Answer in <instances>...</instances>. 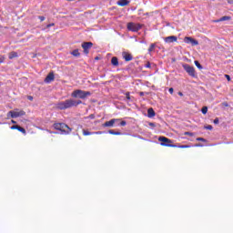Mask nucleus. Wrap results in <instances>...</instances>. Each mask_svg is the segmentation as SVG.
Returning <instances> with one entry per match:
<instances>
[{
  "mask_svg": "<svg viewBox=\"0 0 233 233\" xmlns=\"http://www.w3.org/2000/svg\"><path fill=\"white\" fill-rule=\"evenodd\" d=\"M94 135L99 136L101 134H105V132L103 131H96V132H93Z\"/></svg>",
  "mask_w": 233,
  "mask_h": 233,
  "instance_id": "31",
  "label": "nucleus"
},
{
  "mask_svg": "<svg viewBox=\"0 0 233 233\" xmlns=\"http://www.w3.org/2000/svg\"><path fill=\"white\" fill-rule=\"evenodd\" d=\"M120 126L121 127H126L127 126V121H121Z\"/></svg>",
  "mask_w": 233,
  "mask_h": 233,
  "instance_id": "34",
  "label": "nucleus"
},
{
  "mask_svg": "<svg viewBox=\"0 0 233 233\" xmlns=\"http://www.w3.org/2000/svg\"><path fill=\"white\" fill-rule=\"evenodd\" d=\"M156 116V111L154 108L147 109V117H154Z\"/></svg>",
  "mask_w": 233,
  "mask_h": 233,
  "instance_id": "18",
  "label": "nucleus"
},
{
  "mask_svg": "<svg viewBox=\"0 0 233 233\" xmlns=\"http://www.w3.org/2000/svg\"><path fill=\"white\" fill-rule=\"evenodd\" d=\"M139 96H145V92H140Z\"/></svg>",
  "mask_w": 233,
  "mask_h": 233,
  "instance_id": "45",
  "label": "nucleus"
},
{
  "mask_svg": "<svg viewBox=\"0 0 233 233\" xmlns=\"http://www.w3.org/2000/svg\"><path fill=\"white\" fill-rule=\"evenodd\" d=\"M154 48H156V44H151L149 48H148V52H154Z\"/></svg>",
  "mask_w": 233,
  "mask_h": 233,
  "instance_id": "26",
  "label": "nucleus"
},
{
  "mask_svg": "<svg viewBox=\"0 0 233 233\" xmlns=\"http://www.w3.org/2000/svg\"><path fill=\"white\" fill-rule=\"evenodd\" d=\"M165 43H176L177 41V36L176 35H171V36H167L164 38Z\"/></svg>",
  "mask_w": 233,
  "mask_h": 233,
  "instance_id": "13",
  "label": "nucleus"
},
{
  "mask_svg": "<svg viewBox=\"0 0 233 233\" xmlns=\"http://www.w3.org/2000/svg\"><path fill=\"white\" fill-rule=\"evenodd\" d=\"M41 22L45 21V16H38Z\"/></svg>",
  "mask_w": 233,
  "mask_h": 233,
  "instance_id": "40",
  "label": "nucleus"
},
{
  "mask_svg": "<svg viewBox=\"0 0 233 233\" xmlns=\"http://www.w3.org/2000/svg\"><path fill=\"white\" fill-rule=\"evenodd\" d=\"M11 130H18L22 134L26 135V129H25V127H22L17 126V125L12 126Z\"/></svg>",
  "mask_w": 233,
  "mask_h": 233,
  "instance_id": "14",
  "label": "nucleus"
},
{
  "mask_svg": "<svg viewBox=\"0 0 233 233\" xmlns=\"http://www.w3.org/2000/svg\"><path fill=\"white\" fill-rule=\"evenodd\" d=\"M56 108H58V110H66L68 108H72V99L58 102L56 104Z\"/></svg>",
  "mask_w": 233,
  "mask_h": 233,
  "instance_id": "5",
  "label": "nucleus"
},
{
  "mask_svg": "<svg viewBox=\"0 0 233 233\" xmlns=\"http://www.w3.org/2000/svg\"><path fill=\"white\" fill-rule=\"evenodd\" d=\"M90 118H91V119H94V115H91V116H90Z\"/></svg>",
  "mask_w": 233,
  "mask_h": 233,
  "instance_id": "48",
  "label": "nucleus"
},
{
  "mask_svg": "<svg viewBox=\"0 0 233 233\" xmlns=\"http://www.w3.org/2000/svg\"><path fill=\"white\" fill-rule=\"evenodd\" d=\"M130 3L128 0H119L117 2L118 6H127Z\"/></svg>",
  "mask_w": 233,
  "mask_h": 233,
  "instance_id": "17",
  "label": "nucleus"
},
{
  "mask_svg": "<svg viewBox=\"0 0 233 233\" xmlns=\"http://www.w3.org/2000/svg\"><path fill=\"white\" fill-rule=\"evenodd\" d=\"M94 46V44L92 42H84L82 44V48L84 49V54H88L89 48Z\"/></svg>",
  "mask_w": 233,
  "mask_h": 233,
  "instance_id": "10",
  "label": "nucleus"
},
{
  "mask_svg": "<svg viewBox=\"0 0 233 233\" xmlns=\"http://www.w3.org/2000/svg\"><path fill=\"white\" fill-rule=\"evenodd\" d=\"M111 64L113 65V66H119V60L117 59V57H112Z\"/></svg>",
  "mask_w": 233,
  "mask_h": 233,
  "instance_id": "16",
  "label": "nucleus"
},
{
  "mask_svg": "<svg viewBox=\"0 0 233 233\" xmlns=\"http://www.w3.org/2000/svg\"><path fill=\"white\" fill-rule=\"evenodd\" d=\"M126 98L127 99V101H130V92L126 93Z\"/></svg>",
  "mask_w": 233,
  "mask_h": 233,
  "instance_id": "28",
  "label": "nucleus"
},
{
  "mask_svg": "<svg viewBox=\"0 0 233 233\" xmlns=\"http://www.w3.org/2000/svg\"><path fill=\"white\" fill-rule=\"evenodd\" d=\"M225 77L228 79V81H230V76L225 75Z\"/></svg>",
  "mask_w": 233,
  "mask_h": 233,
  "instance_id": "44",
  "label": "nucleus"
},
{
  "mask_svg": "<svg viewBox=\"0 0 233 233\" xmlns=\"http://www.w3.org/2000/svg\"><path fill=\"white\" fill-rule=\"evenodd\" d=\"M81 103H83L81 100H74V99H71V106H77L78 105H81Z\"/></svg>",
  "mask_w": 233,
  "mask_h": 233,
  "instance_id": "21",
  "label": "nucleus"
},
{
  "mask_svg": "<svg viewBox=\"0 0 233 233\" xmlns=\"http://www.w3.org/2000/svg\"><path fill=\"white\" fill-rule=\"evenodd\" d=\"M197 141H205V138H203V137H198V138H197Z\"/></svg>",
  "mask_w": 233,
  "mask_h": 233,
  "instance_id": "39",
  "label": "nucleus"
},
{
  "mask_svg": "<svg viewBox=\"0 0 233 233\" xmlns=\"http://www.w3.org/2000/svg\"><path fill=\"white\" fill-rule=\"evenodd\" d=\"M5 63V56H1L0 57V65Z\"/></svg>",
  "mask_w": 233,
  "mask_h": 233,
  "instance_id": "35",
  "label": "nucleus"
},
{
  "mask_svg": "<svg viewBox=\"0 0 233 233\" xmlns=\"http://www.w3.org/2000/svg\"><path fill=\"white\" fill-rule=\"evenodd\" d=\"M122 57L125 59V61H132V59H134L132 55H130V54H128L127 52H123L122 53Z\"/></svg>",
  "mask_w": 233,
  "mask_h": 233,
  "instance_id": "15",
  "label": "nucleus"
},
{
  "mask_svg": "<svg viewBox=\"0 0 233 233\" xmlns=\"http://www.w3.org/2000/svg\"><path fill=\"white\" fill-rule=\"evenodd\" d=\"M222 106H228V103L223 102V103H222Z\"/></svg>",
  "mask_w": 233,
  "mask_h": 233,
  "instance_id": "42",
  "label": "nucleus"
},
{
  "mask_svg": "<svg viewBox=\"0 0 233 233\" xmlns=\"http://www.w3.org/2000/svg\"><path fill=\"white\" fill-rule=\"evenodd\" d=\"M18 56H19V55H17V52L13 51V52L9 53L8 58H9V59H14V58H15V57H18Z\"/></svg>",
  "mask_w": 233,
  "mask_h": 233,
  "instance_id": "20",
  "label": "nucleus"
},
{
  "mask_svg": "<svg viewBox=\"0 0 233 233\" xmlns=\"http://www.w3.org/2000/svg\"><path fill=\"white\" fill-rule=\"evenodd\" d=\"M108 134H111L112 136H121V132H119V131H114V130H112V129H110V130L108 131Z\"/></svg>",
  "mask_w": 233,
  "mask_h": 233,
  "instance_id": "23",
  "label": "nucleus"
},
{
  "mask_svg": "<svg viewBox=\"0 0 233 233\" xmlns=\"http://www.w3.org/2000/svg\"><path fill=\"white\" fill-rule=\"evenodd\" d=\"M54 23H52V24H48L47 25H46V28H50L51 26H54Z\"/></svg>",
  "mask_w": 233,
  "mask_h": 233,
  "instance_id": "38",
  "label": "nucleus"
},
{
  "mask_svg": "<svg viewBox=\"0 0 233 233\" xmlns=\"http://www.w3.org/2000/svg\"><path fill=\"white\" fill-rule=\"evenodd\" d=\"M56 108H58V110H66L68 108H72V99L58 102L56 104Z\"/></svg>",
  "mask_w": 233,
  "mask_h": 233,
  "instance_id": "4",
  "label": "nucleus"
},
{
  "mask_svg": "<svg viewBox=\"0 0 233 233\" xmlns=\"http://www.w3.org/2000/svg\"><path fill=\"white\" fill-rule=\"evenodd\" d=\"M184 70L187 72V74H188V76H190V77H197L196 76V69L194 68V66H191L188 64H184L182 65Z\"/></svg>",
  "mask_w": 233,
  "mask_h": 233,
  "instance_id": "7",
  "label": "nucleus"
},
{
  "mask_svg": "<svg viewBox=\"0 0 233 233\" xmlns=\"http://www.w3.org/2000/svg\"><path fill=\"white\" fill-rule=\"evenodd\" d=\"M195 65L198 70H203V66H201L198 60L195 61Z\"/></svg>",
  "mask_w": 233,
  "mask_h": 233,
  "instance_id": "25",
  "label": "nucleus"
},
{
  "mask_svg": "<svg viewBox=\"0 0 233 233\" xmlns=\"http://www.w3.org/2000/svg\"><path fill=\"white\" fill-rule=\"evenodd\" d=\"M184 136H190L192 137L194 136V133H192V132H185Z\"/></svg>",
  "mask_w": 233,
  "mask_h": 233,
  "instance_id": "29",
  "label": "nucleus"
},
{
  "mask_svg": "<svg viewBox=\"0 0 233 233\" xmlns=\"http://www.w3.org/2000/svg\"><path fill=\"white\" fill-rule=\"evenodd\" d=\"M215 125H219V118L216 117L213 121Z\"/></svg>",
  "mask_w": 233,
  "mask_h": 233,
  "instance_id": "30",
  "label": "nucleus"
},
{
  "mask_svg": "<svg viewBox=\"0 0 233 233\" xmlns=\"http://www.w3.org/2000/svg\"><path fill=\"white\" fill-rule=\"evenodd\" d=\"M27 99H28L29 101H34V96H27Z\"/></svg>",
  "mask_w": 233,
  "mask_h": 233,
  "instance_id": "36",
  "label": "nucleus"
},
{
  "mask_svg": "<svg viewBox=\"0 0 233 233\" xmlns=\"http://www.w3.org/2000/svg\"><path fill=\"white\" fill-rule=\"evenodd\" d=\"M184 43H187V45H192V46H198V45H199V42H198V40L190 36H186L184 38Z\"/></svg>",
  "mask_w": 233,
  "mask_h": 233,
  "instance_id": "9",
  "label": "nucleus"
},
{
  "mask_svg": "<svg viewBox=\"0 0 233 233\" xmlns=\"http://www.w3.org/2000/svg\"><path fill=\"white\" fill-rule=\"evenodd\" d=\"M178 96H183V93L182 92H178Z\"/></svg>",
  "mask_w": 233,
  "mask_h": 233,
  "instance_id": "46",
  "label": "nucleus"
},
{
  "mask_svg": "<svg viewBox=\"0 0 233 233\" xmlns=\"http://www.w3.org/2000/svg\"><path fill=\"white\" fill-rule=\"evenodd\" d=\"M71 96L72 97H79V99H86L88 96H92V93H90V91H83L81 89H76L73 91Z\"/></svg>",
  "mask_w": 233,
  "mask_h": 233,
  "instance_id": "2",
  "label": "nucleus"
},
{
  "mask_svg": "<svg viewBox=\"0 0 233 233\" xmlns=\"http://www.w3.org/2000/svg\"><path fill=\"white\" fill-rule=\"evenodd\" d=\"M53 128H55V130H59L60 134L64 135L70 134V132H72V128L65 123H55L53 125Z\"/></svg>",
  "mask_w": 233,
  "mask_h": 233,
  "instance_id": "1",
  "label": "nucleus"
},
{
  "mask_svg": "<svg viewBox=\"0 0 233 233\" xmlns=\"http://www.w3.org/2000/svg\"><path fill=\"white\" fill-rule=\"evenodd\" d=\"M202 114H207V112H208V107L207 106H203L201 109Z\"/></svg>",
  "mask_w": 233,
  "mask_h": 233,
  "instance_id": "27",
  "label": "nucleus"
},
{
  "mask_svg": "<svg viewBox=\"0 0 233 233\" xmlns=\"http://www.w3.org/2000/svg\"><path fill=\"white\" fill-rule=\"evenodd\" d=\"M23 116H26V112L17 108L7 113V117H12V119H15L16 117H23Z\"/></svg>",
  "mask_w": 233,
  "mask_h": 233,
  "instance_id": "3",
  "label": "nucleus"
},
{
  "mask_svg": "<svg viewBox=\"0 0 233 233\" xmlns=\"http://www.w3.org/2000/svg\"><path fill=\"white\" fill-rule=\"evenodd\" d=\"M158 141H160V145L162 147H176V145H172V140L166 137H159Z\"/></svg>",
  "mask_w": 233,
  "mask_h": 233,
  "instance_id": "8",
  "label": "nucleus"
},
{
  "mask_svg": "<svg viewBox=\"0 0 233 233\" xmlns=\"http://www.w3.org/2000/svg\"><path fill=\"white\" fill-rule=\"evenodd\" d=\"M146 68H150V62H147V63L146 64Z\"/></svg>",
  "mask_w": 233,
  "mask_h": 233,
  "instance_id": "41",
  "label": "nucleus"
},
{
  "mask_svg": "<svg viewBox=\"0 0 233 233\" xmlns=\"http://www.w3.org/2000/svg\"><path fill=\"white\" fill-rule=\"evenodd\" d=\"M96 59H99L98 57H96Z\"/></svg>",
  "mask_w": 233,
  "mask_h": 233,
  "instance_id": "50",
  "label": "nucleus"
},
{
  "mask_svg": "<svg viewBox=\"0 0 233 233\" xmlns=\"http://www.w3.org/2000/svg\"><path fill=\"white\" fill-rule=\"evenodd\" d=\"M83 136H94V132H89L87 130L83 129Z\"/></svg>",
  "mask_w": 233,
  "mask_h": 233,
  "instance_id": "24",
  "label": "nucleus"
},
{
  "mask_svg": "<svg viewBox=\"0 0 233 233\" xmlns=\"http://www.w3.org/2000/svg\"><path fill=\"white\" fill-rule=\"evenodd\" d=\"M142 27L143 25L141 24H137L134 22L127 23V30H129V32H139Z\"/></svg>",
  "mask_w": 233,
  "mask_h": 233,
  "instance_id": "6",
  "label": "nucleus"
},
{
  "mask_svg": "<svg viewBox=\"0 0 233 233\" xmlns=\"http://www.w3.org/2000/svg\"><path fill=\"white\" fill-rule=\"evenodd\" d=\"M71 54L75 56V57H79V56H81V53H79V49H75L71 52Z\"/></svg>",
  "mask_w": 233,
  "mask_h": 233,
  "instance_id": "22",
  "label": "nucleus"
},
{
  "mask_svg": "<svg viewBox=\"0 0 233 233\" xmlns=\"http://www.w3.org/2000/svg\"><path fill=\"white\" fill-rule=\"evenodd\" d=\"M168 92H169V94H174V88L170 87V88L168 89Z\"/></svg>",
  "mask_w": 233,
  "mask_h": 233,
  "instance_id": "37",
  "label": "nucleus"
},
{
  "mask_svg": "<svg viewBox=\"0 0 233 233\" xmlns=\"http://www.w3.org/2000/svg\"><path fill=\"white\" fill-rule=\"evenodd\" d=\"M206 130H212L214 127L210 125L205 127Z\"/></svg>",
  "mask_w": 233,
  "mask_h": 233,
  "instance_id": "33",
  "label": "nucleus"
},
{
  "mask_svg": "<svg viewBox=\"0 0 233 233\" xmlns=\"http://www.w3.org/2000/svg\"><path fill=\"white\" fill-rule=\"evenodd\" d=\"M149 127H152L154 128V127H156V124L151 122V123H149Z\"/></svg>",
  "mask_w": 233,
  "mask_h": 233,
  "instance_id": "43",
  "label": "nucleus"
},
{
  "mask_svg": "<svg viewBox=\"0 0 233 233\" xmlns=\"http://www.w3.org/2000/svg\"><path fill=\"white\" fill-rule=\"evenodd\" d=\"M221 21H230V16H222L220 19L215 20V23H221Z\"/></svg>",
  "mask_w": 233,
  "mask_h": 233,
  "instance_id": "19",
  "label": "nucleus"
},
{
  "mask_svg": "<svg viewBox=\"0 0 233 233\" xmlns=\"http://www.w3.org/2000/svg\"><path fill=\"white\" fill-rule=\"evenodd\" d=\"M56 79V76L54 72L49 73L46 77L45 78V83H52Z\"/></svg>",
  "mask_w": 233,
  "mask_h": 233,
  "instance_id": "12",
  "label": "nucleus"
},
{
  "mask_svg": "<svg viewBox=\"0 0 233 233\" xmlns=\"http://www.w3.org/2000/svg\"><path fill=\"white\" fill-rule=\"evenodd\" d=\"M67 1H74V0H67Z\"/></svg>",
  "mask_w": 233,
  "mask_h": 233,
  "instance_id": "49",
  "label": "nucleus"
},
{
  "mask_svg": "<svg viewBox=\"0 0 233 233\" xmlns=\"http://www.w3.org/2000/svg\"><path fill=\"white\" fill-rule=\"evenodd\" d=\"M11 123H13V125H15V123L17 122H15V120H11Z\"/></svg>",
  "mask_w": 233,
  "mask_h": 233,
  "instance_id": "47",
  "label": "nucleus"
},
{
  "mask_svg": "<svg viewBox=\"0 0 233 233\" xmlns=\"http://www.w3.org/2000/svg\"><path fill=\"white\" fill-rule=\"evenodd\" d=\"M116 121H119L117 118H113L109 121H106V123L103 124V127H112L116 123Z\"/></svg>",
  "mask_w": 233,
  "mask_h": 233,
  "instance_id": "11",
  "label": "nucleus"
},
{
  "mask_svg": "<svg viewBox=\"0 0 233 233\" xmlns=\"http://www.w3.org/2000/svg\"><path fill=\"white\" fill-rule=\"evenodd\" d=\"M178 148H190V146L182 145V146H178Z\"/></svg>",
  "mask_w": 233,
  "mask_h": 233,
  "instance_id": "32",
  "label": "nucleus"
}]
</instances>
